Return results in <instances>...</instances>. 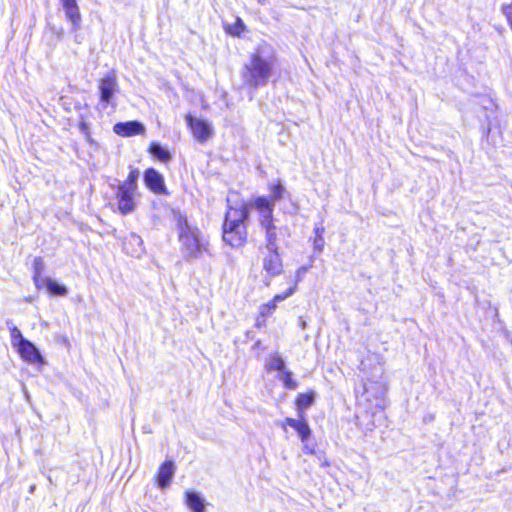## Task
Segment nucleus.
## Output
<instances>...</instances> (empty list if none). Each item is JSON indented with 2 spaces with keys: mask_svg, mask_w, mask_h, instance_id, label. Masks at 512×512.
Here are the masks:
<instances>
[{
  "mask_svg": "<svg viewBox=\"0 0 512 512\" xmlns=\"http://www.w3.org/2000/svg\"><path fill=\"white\" fill-rule=\"evenodd\" d=\"M277 62L274 47L262 41L250 53L243 68V79L251 87L257 88L268 83Z\"/></svg>",
  "mask_w": 512,
  "mask_h": 512,
  "instance_id": "obj_1",
  "label": "nucleus"
},
{
  "mask_svg": "<svg viewBox=\"0 0 512 512\" xmlns=\"http://www.w3.org/2000/svg\"><path fill=\"white\" fill-rule=\"evenodd\" d=\"M248 210L244 203L236 207H230L226 212V242L233 247H240L246 240V228L244 221L247 218Z\"/></svg>",
  "mask_w": 512,
  "mask_h": 512,
  "instance_id": "obj_2",
  "label": "nucleus"
},
{
  "mask_svg": "<svg viewBox=\"0 0 512 512\" xmlns=\"http://www.w3.org/2000/svg\"><path fill=\"white\" fill-rule=\"evenodd\" d=\"M178 229L181 250L185 257H196L205 250L200 231L196 227H191L186 219L182 217L178 219Z\"/></svg>",
  "mask_w": 512,
  "mask_h": 512,
  "instance_id": "obj_3",
  "label": "nucleus"
},
{
  "mask_svg": "<svg viewBox=\"0 0 512 512\" xmlns=\"http://www.w3.org/2000/svg\"><path fill=\"white\" fill-rule=\"evenodd\" d=\"M100 93L99 106L102 110H106L109 106L115 107L114 98L119 90L117 77L115 72L105 74L98 82Z\"/></svg>",
  "mask_w": 512,
  "mask_h": 512,
  "instance_id": "obj_4",
  "label": "nucleus"
},
{
  "mask_svg": "<svg viewBox=\"0 0 512 512\" xmlns=\"http://www.w3.org/2000/svg\"><path fill=\"white\" fill-rule=\"evenodd\" d=\"M296 292V284L291 285L286 291L276 294L270 301L263 303L259 306V315L256 318V326L258 328L266 325L268 317L272 316L275 312L279 302L286 300Z\"/></svg>",
  "mask_w": 512,
  "mask_h": 512,
  "instance_id": "obj_5",
  "label": "nucleus"
},
{
  "mask_svg": "<svg viewBox=\"0 0 512 512\" xmlns=\"http://www.w3.org/2000/svg\"><path fill=\"white\" fill-rule=\"evenodd\" d=\"M137 194V191L122 186H118L116 192L117 208L122 215H128L136 209Z\"/></svg>",
  "mask_w": 512,
  "mask_h": 512,
  "instance_id": "obj_6",
  "label": "nucleus"
},
{
  "mask_svg": "<svg viewBox=\"0 0 512 512\" xmlns=\"http://www.w3.org/2000/svg\"><path fill=\"white\" fill-rule=\"evenodd\" d=\"M251 208L259 213L262 227H269L273 222V201L267 197H258L251 203Z\"/></svg>",
  "mask_w": 512,
  "mask_h": 512,
  "instance_id": "obj_7",
  "label": "nucleus"
},
{
  "mask_svg": "<svg viewBox=\"0 0 512 512\" xmlns=\"http://www.w3.org/2000/svg\"><path fill=\"white\" fill-rule=\"evenodd\" d=\"M145 186L154 194L164 195L167 194V188L164 182V177L154 168L145 170L144 175Z\"/></svg>",
  "mask_w": 512,
  "mask_h": 512,
  "instance_id": "obj_8",
  "label": "nucleus"
},
{
  "mask_svg": "<svg viewBox=\"0 0 512 512\" xmlns=\"http://www.w3.org/2000/svg\"><path fill=\"white\" fill-rule=\"evenodd\" d=\"M187 123L191 128L193 136L199 142H205L208 140L213 133L212 126L205 120L194 118L191 115L186 117Z\"/></svg>",
  "mask_w": 512,
  "mask_h": 512,
  "instance_id": "obj_9",
  "label": "nucleus"
},
{
  "mask_svg": "<svg viewBox=\"0 0 512 512\" xmlns=\"http://www.w3.org/2000/svg\"><path fill=\"white\" fill-rule=\"evenodd\" d=\"M20 357L27 363L32 365H44L45 360L41 355L40 351L36 348V346L30 342L29 340L23 342L20 346L16 348Z\"/></svg>",
  "mask_w": 512,
  "mask_h": 512,
  "instance_id": "obj_10",
  "label": "nucleus"
},
{
  "mask_svg": "<svg viewBox=\"0 0 512 512\" xmlns=\"http://www.w3.org/2000/svg\"><path fill=\"white\" fill-rule=\"evenodd\" d=\"M113 131L122 137H130L144 134L145 127L138 121L119 122L114 125Z\"/></svg>",
  "mask_w": 512,
  "mask_h": 512,
  "instance_id": "obj_11",
  "label": "nucleus"
},
{
  "mask_svg": "<svg viewBox=\"0 0 512 512\" xmlns=\"http://www.w3.org/2000/svg\"><path fill=\"white\" fill-rule=\"evenodd\" d=\"M263 259V269L270 275H279L282 271V261L277 250H268Z\"/></svg>",
  "mask_w": 512,
  "mask_h": 512,
  "instance_id": "obj_12",
  "label": "nucleus"
},
{
  "mask_svg": "<svg viewBox=\"0 0 512 512\" xmlns=\"http://www.w3.org/2000/svg\"><path fill=\"white\" fill-rule=\"evenodd\" d=\"M286 425H289L296 430L302 442L307 441L310 437L311 429L303 419V415H300V419L286 418L282 423V428L285 429Z\"/></svg>",
  "mask_w": 512,
  "mask_h": 512,
  "instance_id": "obj_13",
  "label": "nucleus"
},
{
  "mask_svg": "<svg viewBox=\"0 0 512 512\" xmlns=\"http://www.w3.org/2000/svg\"><path fill=\"white\" fill-rule=\"evenodd\" d=\"M175 474V465L171 460L165 461L159 468L157 473V484L164 489L169 486Z\"/></svg>",
  "mask_w": 512,
  "mask_h": 512,
  "instance_id": "obj_14",
  "label": "nucleus"
},
{
  "mask_svg": "<svg viewBox=\"0 0 512 512\" xmlns=\"http://www.w3.org/2000/svg\"><path fill=\"white\" fill-rule=\"evenodd\" d=\"M124 248L132 256H139L143 251V240L135 234L130 233L124 241Z\"/></svg>",
  "mask_w": 512,
  "mask_h": 512,
  "instance_id": "obj_15",
  "label": "nucleus"
},
{
  "mask_svg": "<svg viewBox=\"0 0 512 512\" xmlns=\"http://www.w3.org/2000/svg\"><path fill=\"white\" fill-rule=\"evenodd\" d=\"M186 504L192 512H204L205 510L203 499L193 491L186 492Z\"/></svg>",
  "mask_w": 512,
  "mask_h": 512,
  "instance_id": "obj_16",
  "label": "nucleus"
},
{
  "mask_svg": "<svg viewBox=\"0 0 512 512\" xmlns=\"http://www.w3.org/2000/svg\"><path fill=\"white\" fill-rule=\"evenodd\" d=\"M149 152L155 157L157 158L158 160H160L161 162H168L170 161L171 159V154L170 152L162 147L160 144L158 143H151L150 147H149Z\"/></svg>",
  "mask_w": 512,
  "mask_h": 512,
  "instance_id": "obj_17",
  "label": "nucleus"
},
{
  "mask_svg": "<svg viewBox=\"0 0 512 512\" xmlns=\"http://www.w3.org/2000/svg\"><path fill=\"white\" fill-rule=\"evenodd\" d=\"M67 20H69L72 24V29L74 31L80 28L81 15L79 12V8L77 5L72 7H67L64 9Z\"/></svg>",
  "mask_w": 512,
  "mask_h": 512,
  "instance_id": "obj_18",
  "label": "nucleus"
},
{
  "mask_svg": "<svg viewBox=\"0 0 512 512\" xmlns=\"http://www.w3.org/2000/svg\"><path fill=\"white\" fill-rule=\"evenodd\" d=\"M44 281H45V286L50 294L57 295V296H66L68 294L67 288L65 286L59 284L52 278L47 277L44 279Z\"/></svg>",
  "mask_w": 512,
  "mask_h": 512,
  "instance_id": "obj_19",
  "label": "nucleus"
},
{
  "mask_svg": "<svg viewBox=\"0 0 512 512\" xmlns=\"http://www.w3.org/2000/svg\"><path fill=\"white\" fill-rule=\"evenodd\" d=\"M314 402V392L301 393L296 399V406L299 414L302 415L303 411L311 406Z\"/></svg>",
  "mask_w": 512,
  "mask_h": 512,
  "instance_id": "obj_20",
  "label": "nucleus"
},
{
  "mask_svg": "<svg viewBox=\"0 0 512 512\" xmlns=\"http://www.w3.org/2000/svg\"><path fill=\"white\" fill-rule=\"evenodd\" d=\"M139 176H140V173H139L138 169H131L128 174L127 179L124 182H122L121 184H119V186L129 188V189H132V190L138 192L137 181H138Z\"/></svg>",
  "mask_w": 512,
  "mask_h": 512,
  "instance_id": "obj_21",
  "label": "nucleus"
},
{
  "mask_svg": "<svg viewBox=\"0 0 512 512\" xmlns=\"http://www.w3.org/2000/svg\"><path fill=\"white\" fill-rule=\"evenodd\" d=\"M269 189L271 192L269 200L273 201V204H275L276 201L282 199V197L286 191L285 187L282 185L280 180H278L275 183H271L269 185Z\"/></svg>",
  "mask_w": 512,
  "mask_h": 512,
  "instance_id": "obj_22",
  "label": "nucleus"
},
{
  "mask_svg": "<svg viewBox=\"0 0 512 512\" xmlns=\"http://www.w3.org/2000/svg\"><path fill=\"white\" fill-rule=\"evenodd\" d=\"M266 230V240L268 250H277L276 246V232L273 222L270 223L269 227H263Z\"/></svg>",
  "mask_w": 512,
  "mask_h": 512,
  "instance_id": "obj_23",
  "label": "nucleus"
},
{
  "mask_svg": "<svg viewBox=\"0 0 512 512\" xmlns=\"http://www.w3.org/2000/svg\"><path fill=\"white\" fill-rule=\"evenodd\" d=\"M268 370H276L282 372L285 370V363L283 359L278 355H272L267 361Z\"/></svg>",
  "mask_w": 512,
  "mask_h": 512,
  "instance_id": "obj_24",
  "label": "nucleus"
},
{
  "mask_svg": "<svg viewBox=\"0 0 512 512\" xmlns=\"http://www.w3.org/2000/svg\"><path fill=\"white\" fill-rule=\"evenodd\" d=\"M11 333V343L14 348H17L22 344V341L25 342L27 339H25L21 333V331L16 327L13 326L10 328Z\"/></svg>",
  "mask_w": 512,
  "mask_h": 512,
  "instance_id": "obj_25",
  "label": "nucleus"
},
{
  "mask_svg": "<svg viewBox=\"0 0 512 512\" xmlns=\"http://www.w3.org/2000/svg\"><path fill=\"white\" fill-rule=\"evenodd\" d=\"M244 30H245V25L240 18L236 19V22L234 25L226 27V32L233 36H240Z\"/></svg>",
  "mask_w": 512,
  "mask_h": 512,
  "instance_id": "obj_26",
  "label": "nucleus"
},
{
  "mask_svg": "<svg viewBox=\"0 0 512 512\" xmlns=\"http://www.w3.org/2000/svg\"><path fill=\"white\" fill-rule=\"evenodd\" d=\"M323 232H324V229L323 228H316L315 229V234H316V237L314 239V249L315 250H318L319 252L322 251L323 247H324V238H323Z\"/></svg>",
  "mask_w": 512,
  "mask_h": 512,
  "instance_id": "obj_27",
  "label": "nucleus"
},
{
  "mask_svg": "<svg viewBox=\"0 0 512 512\" xmlns=\"http://www.w3.org/2000/svg\"><path fill=\"white\" fill-rule=\"evenodd\" d=\"M281 373L282 374L280 378L283 381L285 387L288 389H294L296 387V382L293 381L291 372L283 370Z\"/></svg>",
  "mask_w": 512,
  "mask_h": 512,
  "instance_id": "obj_28",
  "label": "nucleus"
},
{
  "mask_svg": "<svg viewBox=\"0 0 512 512\" xmlns=\"http://www.w3.org/2000/svg\"><path fill=\"white\" fill-rule=\"evenodd\" d=\"M45 270V262L42 257H35L33 260V275H42Z\"/></svg>",
  "mask_w": 512,
  "mask_h": 512,
  "instance_id": "obj_29",
  "label": "nucleus"
},
{
  "mask_svg": "<svg viewBox=\"0 0 512 512\" xmlns=\"http://www.w3.org/2000/svg\"><path fill=\"white\" fill-rule=\"evenodd\" d=\"M45 278L46 277H42V275H33V282L37 289H41L45 286Z\"/></svg>",
  "mask_w": 512,
  "mask_h": 512,
  "instance_id": "obj_30",
  "label": "nucleus"
},
{
  "mask_svg": "<svg viewBox=\"0 0 512 512\" xmlns=\"http://www.w3.org/2000/svg\"><path fill=\"white\" fill-rule=\"evenodd\" d=\"M308 268L306 267H300L297 271H296V280L295 282L293 283V285L296 284V286L298 285V282L301 281L302 279V276L307 272Z\"/></svg>",
  "mask_w": 512,
  "mask_h": 512,
  "instance_id": "obj_31",
  "label": "nucleus"
},
{
  "mask_svg": "<svg viewBox=\"0 0 512 512\" xmlns=\"http://www.w3.org/2000/svg\"><path fill=\"white\" fill-rule=\"evenodd\" d=\"M63 9L77 5L76 0H61Z\"/></svg>",
  "mask_w": 512,
  "mask_h": 512,
  "instance_id": "obj_32",
  "label": "nucleus"
},
{
  "mask_svg": "<svg viewBox=\"0 0 512 512\" xmlns=\"http://www.w3.org/2000/svg\"><path fill=\"white\" fill-rule=\"evenodd\" d=\"M300 325H301V327H302V328H305V326H306V322H305V321H301V322H300Z\"/></svg>",
  "mask_w": 512,
  "mask_h": 512,
  "instance_id": "obj_33",
  "label": "nucleus"
}]
</instances>
